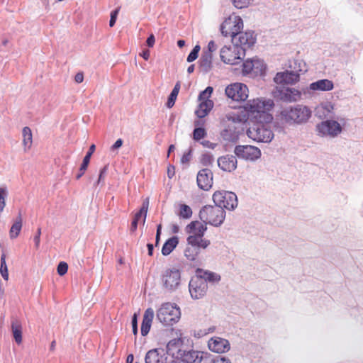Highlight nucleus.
<instances>
[{
    "label": "nucleus",
    "mask_w": 363,
    "mask_h": 363,
    "mask_svg": "<svg viewBox=\"0 0 363 363\" xmlns=\"http://www.w3.org/2000/svg\"><path fill=\"white\" fill-rule=\"evenodd\" d=\"M22 228V218L21 216L19 215L16 221L12 225L9 230V236L11 239L16 238Z\"/></svg>",
    "instance_id": "nucleus-32"
},
{
    "label": "nucleus",
    "mask_w": 363,
    "mask_h": 363,
    "mask_svg": "<svg viewBox=\"0 0 363 363\" xmlns=\"http://www.w3.org/2000/svg\"><path fill=\"white\" fill-rule=\"evenodd\" d=\"M180 318L179 308L171 303L162 304L157 311V318L164 325H173L179 320Z\"/></svg>",
    "instance_id": "nucleus-6"
},
{
    "label": "nucleus",
    "mask_w": 363,
    "mask_h": 363,
    "mask_svg": "<svg viewBox=\"0 0 363 363\" xmlns=\"http://www.w3.org/2000/svg\"><path fill=\"white\" fill-rule=\"evenodd\" d=\"M252 0H233L234 6L238 9L247 7Z\"/></svg>",
    "instance_id": "nucleus-43"
},
{
    "label": "nucleus",
    "mask_w": 363,
    "mask_h": 363,
    "mask_svg": "<svg viewBox=\"0 0 363 363\" xmlns=\"http://www.w3.org/2000/svg\"><path fill=\"white\" fill-rule=\"evenodd\" d=\"M248 88L242 83H233L226 86V96L235 101H245L248 97Z\"/></svg>",
    "instance_id": "nucleus-12"
},
{
    "label": "nucleus",
    "mask_w": 363,
    "mask_h": 363,
    "mask_svg": "<svg viewBox=\"0 0 363 363\" xmlns=\"http://www.w3.org/2000/svg\"><path fill=\"white\" fill-rule=\"evenodd\" d=\"M106 170H107V167H104V168H102L100 171V176H99V179H101V177H103V174L106 172Z\"/></svg>",
    "instance_id": "nucleus-63"
},
{
    "label": "nucleus",
    "mask_w": 363,
    "mask_h": 363,
    "mask_svg": "<svg viewBox=\"0 0 363 363\" xmlns=\"http://www.w3.org/2000/svg\"><path fill=\"white\" fill-rule=\"evenodd\" d=\"M160 356L157 349L149 350L145 355V363H160Z\"/></svg>",
    "instance_id": "nucleus-34"
},
{
    "label": "nucleus",
    "mask_w": 363,
    "mask_h": 363,
    "mask_svg": "<svg viewBox=\"0 0 363 363\" xmlns=\"http://www.w3.org/2000/svg\"><path fill=\"white\" fill-rule=\"evenodd\" d=\"M316 130L320 135L335 137L341 133L342 127L335 121L327 120L318 123Z\"/></svg>",
    "instance_id": "nucleus-13"
},
{
    "label": "nucleus",
    "mask_w": 363,
    "mask_h": 363,
    "mask_svg": "<svg viewBox=\"0 0 363 363\" xmlns=\"http://www.w3.org/2000/svg\"><path fill=\"white\" fill-rule=\"evenodd\" d=\"M189 287L191 297L199 299L206 294L208 284L204 279L196 276L190 280Z\"/></svg>",
    "instance_id": "nucleus-15"
},
{
    "label": "nucleus",
    "mask_w": 363,
    "mask_h": 363,
    "mask_svg": "<svg viewBox=\"0 0 363 363\" xmlns=\"http://www.w3.org/2000/svg\"><path fill=\"white\" fill-rule=\"evenodd\" d=\"M147 249H148V255L150 256L152 255L153 252V245L152 244H147Z\"/></svg>",
    "instance_id": "nucleus-60"
},
{
    "label": "nucleus",
    "mask_w": 363,
    "mask_h": 363,
    "mask_svg": "<svg viewBox=\"0 0 363 363\" xmlns=\"http://www.w3.org/2000/svg\"><path fill=\"white\" fill-rule=\"evenodd\" d=\"M161 281L167 290H176L181 283L180 270L174 267L164 269L161 274Z\"/></svg>",
    "instance_id": "nucleus-7"
},
{
    "label": "nucleus",
    "mask_w": 363,
    "mask_h": 363,
    "mask_svg": "<svg viewBox=\"0 0 363 363\" xmlns=\"http://www.w3.org/2000/svg\"><path fill=\"white\" fill-rule=\"evenodd\" d=\"M179 239L177 236L168 239L162 246V254L164 256L169 255L177 247Z\"/></svg>",
    "instance_id": "nucleus-30"
},
{
    "label": "nucleus",
    "mask_w": 363,
    "mask_h": 363,
    "mask_svg": "<svg viewBox=\"0 0 363 363\" xmlns=\"http://www.w3.org/2000/svg\"><path fill=\"white\" fill-rule=\"evenodd\" d=\"M202 144H203V146H206V147H210V148H212V149H213L215 147V146H216V144L211 143L209 141L203 142Z\"/></svg>",
    "instance_id": "nucleus-58"
},
{
    "label": "nucleus",
    "mask_w": 363,
    "mask_h": 363,
    "mask_svg": "<svg viewBox=\"0 0 363 363\" xmlns=\"http://www.w3.org/2000/svg\"><path fill=\"white\" fill-rule=\"evenodd\" d=\"M333 86V82L329 79L318 80L310 84V89L313 91H330Z\"/></svg>",
    "instance_id": "nucleus-26"
},
{
    "label": "nucleus",
    "mask_w": 363,
    "mask_h": 363,
    "mask_svg": "<svg viewBox=\"0 0 363 363\" xmlns=\"http://www.w3.org/2000/svg\"><path fill=\"white\" fill-rule=\"evenodd\" d=\"M299 75L294 72H279L274 78L275 83L278 84H292L298 82Z\"/></svg>",
    "instance_id": "nucleus-22"
},
{
    "label": "nucleus",
    "mask_w": 363,
    "mask_h": 363,
    "mask_svg": "<svg viewBox=\"0 0 363 363\" xmlns=\"http://www.w3.org/2000/svg\"><path fill=\"white\" fill-rule=\"evenodd\" d=\"M6 191L4 189H0V213L3 211L4 208L5 206V201L4 194H5Z\"/></svg>",
    "instance_id": "nucleus-48"
},
{
    "label": "nucleus",
    "mask_w": 363,
    "mask_h": 363,
    "mask_svg": "<svg viewBox=\"0 0 363 363\" xmlns=\"http://www.w3.org/2000/svg\"><path fill=\"white\" fill-rule=\"evenodd\" d=\"M311 116V109L302 104L284 108L278 115L279 119L281 121L290 124L306 123Z\"/></svg>",
    "instance_id": "nucleus-3"
},
{
    "label": "nucleus",
    "mask_w": 363,
    "mask_h": 363,
    "mask_svg": "<svg viewBox=\"0 0 363 363\" xmlns=\"http://www.w3.org/2000/svg\"><path fill=\"white\" fill-rule=\"evenodd\" d=\"M212 363H231L228 359L224 357H217L216 359L213 358Z\"/></svg>",
    "instance_id": "nucleus-52"
},
{
    "label": "nucleus",
    "mask_w": 363,
    "mask_h": 363,
    "mask_svg": "<svg viewBox=\"0 0 363 363\" xmlns=\"http://www.w3.org/2000/svg\"><path fill=\"white\" fill-rule=\"evenodd\" d=\"M234 152L237 157L249 161H255L261 157V150L252 145H237Z\"/></svg>",
    "instance_id": "nucleus-14"
},
{
    "label": "nucleus",
    "mask_w": 363,
    "mask_h": 363,
    "mask_svg": "<svg viewBox=\"0 0 363 363\" xmlns=\"http://www.w3.org/2000/svg\"><path fill=\"white\" fill-rule=\"evenodd\" d=\"M132 328H133V333L135 335H137L138 334V315L136 313H134V315L132 317Z\"/></svg>",
    "instance_id": "nucleus-46"
},
{
    "label": "nucleus",
    "mask_w": 363,
    "mask_h": 363,
    "mask_svg": "<svg viewBox=\"0 0 363 363\" xmlns=\"http://www.w3.org/2000/svg\"><path fill=\"white\" fill-rule=\"evenodd\" d=\"M274 102L272 100H262L255 99L250 100L245 105V110L249 116L255 118L257 121H263L264 122L271 123L273 116L269 111L273 108Z\"/></svg>",
    "instance_id": "nucleus-2"
},
{
    "label": "nucleus",
    "mask_w": 363,
    "mask_h": 363,
    "mask_svg": "<svg viewBox=\"0 0 363 363\" xmlns=\"http://www.w3.org/2000/svg\"><path fill=\"white\" fill-rule=\"evenodd\" d=\"M212 361L213 357L208 353L199 351H189L187 352L184 361H175L174 362L212 363Z\"/></svg>",
    "instance_id": "nucleus-18"
},
{
    "label": "nucleus",
    "mask_w": 363,
    "mask_h": 363,
    "mask_svg": "<svg viewBox=\"0 0 363 363\" xmlns=\"http://www.w3.org/2000/svg\"><path fill=\"white\" fill-rule=\"evenodd\" d=\"M213 87L208 86L206 89L201 91L199 96V104L195 111V114L199 118L206 117L213 107V102L209 99L212 93Z\"/></svg>",
    "instance_id": "nucleus-10"
},
{
    "label": "nucleus",
    "mask_w": 363,
    "mask_h": 363,
    "mask_svg": "<svg viewBox=\"0 0 363 363\" xmlns=\"http://www.w3.org/2000/svg\"><path fill=\"white\" fill-rule=\"evenodd\" d=\"M198 186L200 189L208 191L213 184V173L208 169L200 170L196 178Z\"/></svg>",
    "instance_id": "nucleus-20"
},
{
    "label": "nucleus",
    "mask_w": 363,
    "mask_h": 363,
    "mask_svg": "<svg viewBox=\"0 0 363 363\" xmlns=\"http://www.w3.org/2000/svg\"><path fill=\"white\" fill-rule=\"evenodd\" d=\"M175 150V146L174 145H170L168 149V157L169 154Z\"/></svg>",
    "instance_id": "nucleus-62"
},
{
    "label": "nucleus",
    "mask_w": 363,
    "mask_h": 363,
    "mask_svg": "<svg viewBox=\"0 0 363 363\" xmlns=\"http://www.w3.org/2000/svg\"><path fill=\"white\" fill-rule=\"evenodd\" d=\"M217 49V46L213 40H211L208 44V50L207 53L211 54L213 52L216 51Z\"/></svg>",
    "instance_id": "nucleus-50"
},
{
    "label": "nucleus",
    "mask_w": 363,
    "mask_h": 363,
    "mask_svg": "<svg viewBox=\"0 0 363 363\" xmlns=\"http://www.w3.org/2000/svg\"><path fill=\"white\" fill-rule=\"evenodd\" d=\"M179 216L183 218H189L192 216V211L191 208L186 205V204H181L179 206Z\"/></svg>",
    "instance_id": "nucleus-36"
},
{
    "label": "nucleus",
    "mask_w": 363,
    "mask_h": 363,
    "mask_svg": "<svg viewBox=\"0 0 363 363\" xmlns=\"http://www.w3.org/2000/svg\"><path fill=\"white\" fill-rule=\"evenodd\" d=\"M199 218L203 221V224L218 227L223 223L225 211L217 206H206L200 211Z\"/></svg>",
    "instance_id": "nucleus-5"
},
{
    "label": "nucleus",
    "mask_w": 363,
    "mask_h": 363,
    "mask_svg": "<svg viewBox=\"0 0 363 363\" xmlns=\"http://www.w3.org/2000/svg\"><path fill=\"white\" fill-rule=\"evenodd\" d=\"M252 62L254 64L253 72L256 74L262 72L265 69L264 62L259 59H251Z\"/></svg>",
    "instance_id": "nucleus-40"
},
{
    "label": "nucleus",
    "mask_w": 363,
    "mask_h": 363,
    "mask_svg": "<svg viewBox=\"0 0 363 363\" xmlns=\"http://www.w3.org/2000/svg\"><path fill=\"white\" fill-rule=\"evenodd\" d=\"M134 360V356L133 354H130L128 355L126 358V363H133Z\"/></svg>",
    "instance_id": "nucleus-59"
},
{
    "label": "nucleus",
    "mask_w": 363,
    "mask_h": 363,
    "mask_svg": "<svg viewBox=\"0 0 363 363\" xmlns=\"http://www.w3.org/2000/svg\"><path fill=\"white\" fill-rule=\"evenodd\" d=\"M243 28L242 19L235 15L230 16L220 26V31L223 36L230 37L232 39Z\"/></svg>",
    "instance_id": "nucleus-8"
},
{
    "label": "nucleus",
    "mask_w": 363,
    "mask_h": 363,
    "mask_svg": "<svg viewBox=\"0 0 363 363\" xmlns=\"http://www.w3.org/2000/svg\"><path fill=\"white\" fill-rule=\"evenodd\" d=\"M74 80L77 83H82L84 80V74L82 72L77 73L74 77Z\"/></svg>",
    "instance_id": "nucleus-54"
},
{
    "label": "nucleus",
    "mask_w": 363,
    "mask_h": 363,
    "mask_svg": "<svg viewBox=\"0 0 363 363\" xmlns=\"http://www.w3.org/2000/svg\"><path fill=\"white\" fill-rule=\"evenodd\" d=\"M212 55L210 53H204L200 60L201 67H204L206 70L210 68L211 65Z\"/></svg>",
    "instance_id": "nucleus-37"
},
{
    "label": "nucleus",
    "mask_w": 363,
    "mask_h": 363,
    "mask_svg": "<svg viewBox=\"0 0 363 363\" xmlns=\"http://www.w3.org/2000/svg\"><path fill=\"white\" fill-rule=\"evenodd\" d=\"M95 145H91L89 147V151L87 152L86 155L84 157L82 164H81V167L79 168V172L77 174L76 179H79L84 174L85 171L87 169V167L90 162V158L91 157V155L95 151Z\"/></svg>",
    "instance_id": "nucleus-29"
},
{
    "label": "nucleus",
    "mask_w": 363,
    "mask_h": 363,
    "mask_svg": "<svg viewBox=\"0 0 363 363\" xmlns=\"http://www.w3.org/2000/svg\"><path fill=\"white\" fill-rule=\"evenodd\" d=\"M208 346L210 350L216 353H225L230 348L228 340L220 337H213L208 340Z\"/></svg>",
    "instance_id": "nucleus-19"
},
{
    "label": "nucleus",
    "mask_w": 363,
    "mask_h": 363,
    "mask_svg": "<svg viewBox=\"0 0 363 363\" xmlns=\"http://www.w3.org/2000/svg\"><path fill=\"white\" fill-rule=\"evenodd\" d=\"M197 273H199L200 274L196 277L204 279L206 282H207V281H218L220 279V277L218 274L211 272H203L201 269H198Z\"/></svg>",
    "instance_id": "nucleus-33"
},
{
    "label": "nucleus",
    "mask_w": 363,
    "mask_h": 363,
    "mask_svg": "<svg viewBox=\"0 0 363 363\" xmlns=\"http://www.w3.org/2000/svg\"><path fill=\"white\" fill-rule=\"evenodd\" d=\"M191 158V150H189L186 152H184L181 158V162L182 164H188Z\"/></svg>",
    "instance_id": "nucleus-45"
},
{
    "label": "nucleus",
    "mask_w": 363,
    "mask_h": 363,
    "mask_svg": "<svg viewBox=\"0 0 363 363\" xmlns=\"http://www.w3.org/2000/svg\"><path fill=\"white\" fill-rule=\"evenodd\" d=\"M213 155L210 152H205L200 157V162L203 166H210L213 164Z\"/></svg>",
    "instance_id": "nucleus-38"
},
{
    "label": "nucleus",
    "mask_w": 363,
    "mask_h": 363,
    "mask_svg": "<svg viewBox=\"0 0 363 363\" xmlns=\"http://www.w3.org/2000/svg\"><path fill=\"white\" fill-rule=\"evenodd\" d=\"M213 200L216 206L233 210L238 206V199L235 194L230 191H217L213 195Z\"/></svg>",
    "instance_id": "nucleus-9"
},
{
    "label": "nucleus",
    "mask_w": 363,
    "mask_h": 363,
    "mask_svg": "<svg viewBox=\"0 0 363 363\" xmlns=\"http://www.w3.org/2000/svg\"><path fill=\"white\" fill-rule=\"evenodd\" d=\"M206 230L207 226L198 220L191 221L185 227L188 237L184 253L188 260H196L201 250H206L211 245V241L203 238Z\"/></svg>",
    "instance_id": "nucleus-1"
},
{
    "label": "nucleus",
    "mask_w": 363,
    "mask_h": 363,
    "mask_svg": "<svg viewBox=\"0 0 363 363\" xmlns=\"http://www.w3.org/2000/svg\"><path fill=\"white\" fill-rule=\"evenodd\" d=\"M68 270V264L65 262H60L57 266V272L60 276L65 275Z\"/></svg>",
    "instance_id": "nucleus-44"
},
{
    "label": "nucleus",
    "mask_w": 363,
    "mask_h": 363,
    "mask_svg": "<svg viewBox=\"0 0 363 363\" xmlns=\"http://www.w3.org/2000/svg\"><path fill=\"white\" fill-rule=\"evenodd\" d=\"M271 123L256 121L247 130V136L258 143H269L274 138Z\"/></svg>",
    "instance_id": "nucleus-4"
},
{
    "label": "nucleus",
    "mask_w": 363,
    "mask_h": 363,
    "mask_svg": "<svg viewBox=\"0 0 363 363\" xmlns=\"http://www.w3.org/2000/svg\"><path fill=\"white\" fill-rule=\"evenodd\" d=\"M22 145L23 146L24 152H28L30 150L33 145V134L31 129L29 127H24L22 130Z\"/></svg>",
    "instance_id": "nucleus-28"
},
{
    "label": "nucleus",
    "mask_w": 363,
    "mask_h": 363,
    "mask_svg": "<svg viewBox=\"0 0 363 363\" xmlns=\"http://www.w3.org/2000/svg\"><path fill=\"white\" fill-rule=\"evenodd\" d=\"M140 56H141L144 60H147L150 58V52L147 49L144 50L140 53Z\"/></svg>",
    "instance_id": "nucleus-53"
},
{
    "label": "nucleus",
    "mask_w": 363,
    "mask_h": 363,
    "mask_svg": "<svg viewBox=\"0 0 363 363\" xmlns=\"http://www.w3.org/2000/svg\"><path fill=\"white\" fill-rule=\"evenodd\" d=\"M147 45L150 48H152L155 43V38L153 34H151L147 39Z\"/></svg>",
    "instance_id": "nucleus-51"
},
{
    "label": "nucleus",
    "mask_w": 363,
    "mask_h": 363,
    "mask_svg": "<svg viewBox=\"0 0 363 363\" xmlns=\"http://www.w3.org/2000/svg\"><path fill=\"white\" fill-rule=\"evenodd\" d=\"M40 235H41V229L38 228L37 230V233L34 237V242H35V245L36 249H38V247L40 246Z\"/></svg>",
    "instance_id": "nucleus-49"
},
{
    "label": "nucleus",
    "mask_w": 363,
    "mask_h": 363,
    "mask_svg": "<svg viewBox=\"0 0 363 363\" xmlns=\"http://www.w3.org/2000/svg\"><path fill=\"white\" fill-rule=\"evenodd\" d=\"M184 340L182 337L171 340L167 345V353L173 357L184 361L187 352L182 350Z\"/></svg>",
    "instance_id": "nucleus-16"
},
{
    "label": "nucleus",
    "mask_w": 363,
    "mask_h": 363,
    "mask_svg": "<svg viewBox=\"0 0 363 363\" xmlns=\"http://www.w3.org/2000/svg\"><path fill=\"white\" fill-rule=\"evenodd\" d=\"M254 64L252 62L251 59L245 60L242 64V73L244 74H248L253 72Z\"/></svg>",
    "instance_id": "nucleus-41"
},
{
    "label": "nucleus",
    "mask_w": 363,
    "mask_h": 363,
    "mask_svg": "<svg viewBox=\"0 0 363 363\" xmlns=\"http://www.w3.org/2000/svg\"><path fill=\"white\" fill-rule=\"evenodd\" d=\"M200 46L199 45H196L188 55L187 62H191L194 61L198 57V54L199 52L200 51Z\"/></svg>",
    "instance_id": "nucleus-42"
},
{
    "label": "nucleus",
    "mask_w": 363,
    "mask_h": 363,
    "mask_svg": "<svg viewBox=\"0 0 363 363\" xmlns=\"http://www.w3.org/2000/svg\"><path fill=\"white\" fill-rule=\"evenodd\" d=\"M148 205H149L148 199H146V201L143 202V206H142L141 208L140 209V211L135 213V215L133 218V220L131 223V226H130V230L132 232H135L137 230L138 221L141 219V218L143 216V223H145L146 216H147Z\"/></svg>",
    "instance_id": "nucleus-24"
},
{
    "label": "nucleus",
    "mask_w": 363,
    "mask_h": 363,
    "mask_svg": "<svg viewBox=\"0 0 363 363\" xmlns=\"http://www.w3.org/2000/svg\"><path fill=\"white\" fill-rule=\"evenodd\" d=\"M244 49L236 46H224L220 50L221 60L226 64H238L244 56Z\"/></svg>",
    "instance_id": "nucleus-11"
},
{
    "label": "nucleus",
    "mask_w": 363,
    "mask_h": 363,
    "mask_svg": "<svg viewBox=\"0 0 363 363\" xmlns=\"http://www.w3.org/2000/svg\"><path fill=\"white\" fill-rule=\"evenodd\" d=\"M153 318L154 311L152 308H148L144 313L143 322L141 324V335L143 336L147 335L150 332Z\"/></svg>",
    "instance_id": "nucleus-23"
},
{
    "label": "nucleus",
    "mask_w": 363,
    "mask_h": 363,
    "mask_svg": "<svg viewBox=\"0 0 363 363\" xmlns=\"http://www.w3.org/2000/svg\"><path fill=\"white\" fill-rule=\"evenodd\" d=\"M0 273L2 276V277L5 280H8L9 272H8V268H7V266L6 264V255L4 254L1 256Z\"/></svg>",
    "instance_id": "nucleus-39"
},
{
    "label": "nucleus",
    "mask_w": 363,
    "mask_h": 363,
    "mask_svg": "<svg viewBox=\"0 0 363 363\" xmlns=\"http://www.w3.org/2000/svg\"><path fill=\"white\" fill-rule=\"evenodd\" d=\"M218 165L222 170L231 172L237 168L238 160L235 156L226 155L218 159Z\"/></svg>",
    "instance_id": "nucleus-21"
},
{
    "label": "nucleus",
    "mask_w": 363,
    "mask_h": 363,
    "mask_svg": "<svg viewBox=\"0 0 363 363\" xmlns=\"http://www.w3.org/2000/svg\"><path fill=\"white\" fill-rule=\"evenodd\" d=\"M194 65H190V66L188 67V69H187V72H188L189 73H192V72H194Z\"/></svg>",
    "instance_id": "nucleus-64"
},
{
    "label": "nucleus",
    "mask_w": 363,
    "mask_h": 363,
    "mask_svg": "<svg viewBox=\"0 0 363 363\" xmlns=\"http://www.w3.org/2000/svg\"><path fill=\"white\" fill-rule=\"evenodd\" d=\"M12 333L18 345L22 342V326L19 321L15 320L11 324Z\"/></svg>",
    "instance_id": "nucleus-31"
},
{
    "label": "nucleus",
    "mask_w": 363,
    "mask_h": 363,
    "mask_svg": "<svg viewBox=\"0 0 363 363\" xmlns=\"http://www.w3.org/2000/svg\"><path fill=\"white\" fill-rule=\"evenodd\" d=\"M256 38L252 31L242 32L240 30L232 39L233 43L236 46L242 48L244 51L246 48H250L255 43Z\"/></svg>",
    "instance_id": "nucleus-17"
},
{
    "label": "nucleus",
    "mask_w": 363,
    "mask_h": 363,
    "mask_svg": "<svg viewBox=\"0 0 363 363\" xmlns=\"http://www.w3.org/2000/svg\"><path fill=\"white\" fill-rule=\"evenodd\" d=\"M281 98L286 101H296L301 99V92L294 88H286L280 92Z\"/></svg>",
    "instance_id": "nucleus-25"
},
{
    "label": "nucleus",
    "mask_w": 363,
    "mask_h": 363,
    "mask_svg": "<svg viewBox=\"0 0 363 363\" xmlns=\"http://www.w3.org/2000/svg\"><path fill=\"white\" fill-rule=\"evenodd\" d=\"M161 229H162V225L159 224L157 225V228L156 245H157V243H158V242L160 240V234H161Z\"/></svg>",
    "instance_id": "nucleus-56"
},
{
    "label": "nucleus",
    "mask_w": 363,
    "mask_h": 363,
    "mask_svg": "<svg viewBox=\"0 0 363 363\" xmlns=\"http://www.w3.org/2000/svg\"><path fill=\"white\" fill-rule=\"evenodd\" d=\"M177 45L182 48L185 45V41L184 40H179L177 41Z\"/></svg>",
    "instance_id": "nucleus-61"
},
{
    "label": "nucleus",
    "mask_w": 363,
    "mask_h": 363,
    "mask_svg": "<svg viewBox=\"0 0 363 363\" xmlns=\"http://www.w3.org/2000/svg\"><path fill=\"white\" fill-rule=\"evenodd\" d=\"M167 174L169 178H172L174 174V167L169 166L167 169Z\"/></svg>",
    "instance_id": "nucleus-57"
},
{
    "label": "nucleus",
    "mask_w": 363,
    "mask_h": 363,
    "mask_svg": "<svg viewBox=\"0 0 363 363\" xmlns=\"http://www.w3.org/2000/svg\"><path fill=\"white\" fill-rule=\"evenodd\" d=\"M205 121L203 120H197L194 121L195 128L193 131V139L196 141H199L207 135V132L205 128H202L204 125Z\"/></svg>",
    "instance_id": "nucleus-27"
},
{
    "label": "nucleus",
    "mask_w": 363,
    "mask_h": 363,
    "mask_svg": "<svg viewBox=\"0 0 363 363\" xmlns=\"http://www.w3.org/2000/svg\"><path fill=\"white\" fill-rule=\"evenodd\" d=\"M179 89H180V84H179V82H177L175 84L174 89H172L170 95L169 96V98H168V100L167 102V106L168 108H172L174 105L175 101L177 99V97L179 91Z\"/></svg>",
    "instance_id": "nucleus-35"
},
{
    "label": "nucleus",
    "mask_w": 363,
    "mask_h": 363,
    "mask_svg": "<svg viewBox=\"0 0 363 363\" xmlns=\"http://www.w3.org/2000/svg\"><path fill=\"white\" fill-rule=\"evenodd\" d=\"M118 13V9L114 10V11H113L111 12V19H110V21H109V26L111 27H113L115 25Z\"/></svg>",
    "instance_id": "nucleus-47"
},
{
    "label": "nucleus",
    "mask_w": 363,
    "mask_h": 363,
    "mask_svg": "<svg viewBox=\"0 0 363 363\" xmlns=\"http://www.w3.org/2000/svg\"><path fill=\"white\" fill-rule=\"evenodd\" d=\"M123 145V140L122 139L119 138L118 139L115 143L112 145L111 149L115 150L121 147Z\"/></svg>",
    "instance_id": "nucleus-55"
}]
</instances>
